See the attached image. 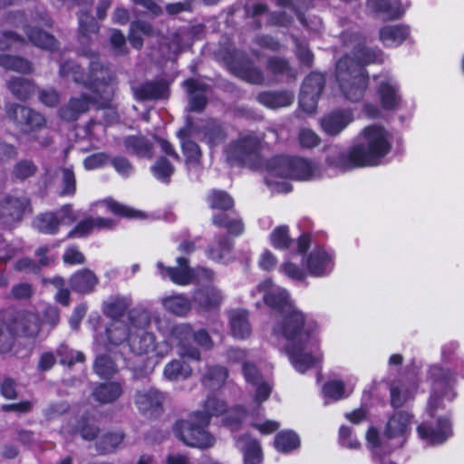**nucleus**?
<instances>
[{"instance_id": "0eeeda50", "label": "nucleus", "mask_w": 464, "mask_h": 464, "mask_svg": "<svg viewBox=\"0 0 464 464\" xmlns=\"http://www.w3.org/2000/svg\"><path fill=\"white\" fill-rule=\"evenodd\" d=\"M113 73L105 68L100 62L92 61L90 63V72L85 75V82L101 99V105L104 106L111 100L114 92Z\"/></svg>"}, {"instance_id": "5701e85b", "label": "nucleus", "mask_w": 464, "mask_h": 464, "mask_svg": "<svg viewBox=\"0 0 464 464\" xmlns=\"http://www.w3.org/2000/svg\"><path fill=\"white\" fill-rule=\"evenodd\" d=\"M112 220L104 218H90L79 222L67 235V238L83 237L94 228H110Z\"/></svg>"}, {"instance_id": "ea45409f", "label": "nucleus", "mask_w": 464, "mask_h": 464, "mask_svg": "<svg viewBox=\"0 0 464 464\" xmlns=\"http://www.w3.org/2000/svg\"><path fill=\"white\" fill-rule=\"evenodd\" d=\"M204 140L212 148L225 142L227 133L225 129L217 122H209L203 129Z\"/></svg>"}, {"instance_id": "7c9ffc66", "label": "nucleus", "mask_w": 464, "mask_h": 464, "mask_svg": "<svg viewBox=\"0 0 464 464\" xmlns=\"http://www.w3.org/2000/svg\"><path fill=\"white\" fill-rule=\"evenodd\" d=\"M331 259L323 249L312 252L307 259V268L311 275L321 276L330 267Z\"/></svg>"}, {"instance_id": "603ef678", "label": "nucleus", "mask_w": 464, "mask_h": 464, "mask_svg": "<svg viewBox=\"0 0 464 464\" xmlns=\"http://www.w3.org/2000/svg\"><path fill=\"white\" fill-rule=\"evenodd\" d=\"M57 355L60 358V363L72 367L74 362H83L85 356L82 352L69 349L66 345H61L57 349Z\"/></svg>"}, {"instance_id": "052dcab7", "label": "nucleus", "mask_w": 464, "mask_h": 464, "mask_svg": "<svg viewBox=\"0 0 464 464\" xmlns=\"http://www.w3.org/2000/svg\"><path fill=\"white\" fill-rule=\"evenodd\" d=\"M267 70L275 75H285L290 73V66L287 61L280 57L269 58Z\"/></svg>"}, {"instance_id": "f3484780", "label": "nucleus", "mask_w": 464, "mask_h": 464, "mask_svg": "<svg viewBox=\"0 0 464 464\" xmlns=\"http://www.w3.org/2000/svg\"><path fill=\"white\" fill-rule=\"evenodd\" d=\"M135 97L140 101L165 99L169 96V88L163 81H151L133 88Z\"/></svg>"}, {"instance_id": "2f4dec72", "label": "nucleus", "mask_w": 464, "mask_h": 464, "mask_svg": "<svg viewBox=\"0 0 464 464\" xmlns=\"http://www.w3.org/2000/svg\"><path fill=\"white\" fill-rule=\"evenodd\" d=\"M293 158L287 156H276L266 163L267 171L273 176L292 179Z\"/></svg>"}, {"instance_id": "8fccbe9b", "label": "nucleus", "mask_w": 464, "mask_h": 464, "mask_svg": "<svg viewBox=\"0 0 464 464\" xmlns=\"http://www.w3.org/2000/svg\"><path fill=\"white\" fill-rule=\"evenodd\" d=\"M99 431L100 429L97 427L94 420L90 418L81 419L78 420L75 427V432L79 433L85 440H93L97 437Z\"/></svg>"}, {"instance_id": "a211bd4d", "label": "nucleus", "mask_w": 464, "mask_h": 464, "mask_svg": "<svg viewBox=\"0 0 464 464\" xmlns=\"http://www.w3.org/2000/svg\"><path fill=\"white\" fill-rule=\"evenodd\" d=\"M418 432L421 439L428 440L430 444H440L451 435L450 423L446 419H440L438 429L421 424L418 427Z\"/></svg>"}, {"instance_id": "37998d69", "label": "nucleus", "mask_w": 464, "mask_h": 464, "mask_svg": "<svg viewBox=\"0 0 464 464\" xmlns=\"http://www.w3.org/2000/svg\"><path fill=\"white\" fill-rule=\"evenodd\" d=\"M227 376V370L222 366L208 367L206 373L202 378L203 384L211 389L216 390L219 388Z\"/></svg>"}, {"instance_id": "b1692460", "label": "nucleus", "mask_w": 464, "mask_h": 464, "mask_svg": "<svg viewBox=\"0 0 464 464\" xmlns=\"http://www.w3.org/2000/svg\"><path fill=\"white\" fill-rule=\"evenodd\" d=\"M123 143L127 151L131 154L140 158L153 157V144L144 136H129Z\"/></svg>"}, {"instance_id": "39448f33", "label": "nucleus", "mask_w": 464, "mask_h": 464, "mask_svg": "<svg viewBox=\"0 0 464 464\" xmlns=\"http://www.w3.org/2000/svg\"><path fill=\"white\" fill-rule=\"evenodd\" d=\"M171 336L177 341L179 355L192 361H199L200 353L190 344L191 340L208 350L211 349L213 345L212 340L206 330L200 329L193 332L191 326L187 324L175 325L171 330Z\"/></svg>"}, {"instance_id": "c85d7f7f", "label": "nucleus", "mask_w": 464, "mask_h": 464, "mask_svg": "<svg viewBox=\"0 0 464 464\" xmlns=\"http://www.w3.org/2000/svg\"><path fill=\"white\" fill-rule=\"evenodd\" d=\"M230 327L232 334L239 339H245L251 334L248 314L246 311L236 310L230 313Z\"/></svg>"}, {"instance_id": "864d4df0", "label": "nucleus", "mask_w": 464, "mask_h": 464, "mask_svg": "<svg viewBox=\"0 0 464 464\" xmlns=\"http://www.w3.org/2000/svg\"><path fill=\"white\" fill-rule=\"evenodd\" d=\"M321 95L319 89L314 91H307V89H301L299 104L301 108L306 112L312 113L315 111L318 99Z\"/></svg>"}, {"instance_id": "3c124183", "label": "nucleus", "mask_w": 464, "mask_h": 464, "mask_svg": "<svg viewBox=\"0 0 464 464\" xmlns=\"http://www.w3.org/2000/svg\"><path fill=\"white\" fill-rule=\"evenodd\" d=\"M270 241L277 249H287L292 242L286 226L276 227L270 235Z\"/></svg>"}, {"instance_id": "f03ea898", "label": "nucleus", "mask_w": 464, "mask_h": 464, "mask_svg": "<svg viewBox=\"0 0 464 464\" xmlns=\"http://www.w3.org/2000/svg\"><path fill=\"white\" fill-rule=\"evenodd\" d=\"M362 135L363 143L352 147L348 152L340 153L331 162L343 169L378 165L391 150L389 133L379 125H371L363 129Z\"/></svg>"}, {"instance_id": "69168bd1", "label": "nucleus", "mask_w": 464, "mask_h": 464, "mask_svg": "<svg viewBox=\"0 0 464 464\" xmlns=\"http://www.w3.org/2000/svg\"><path fill=\"white\" fill-rule=\"evenodd\" d=\"M324 393L325 396L334 400L342 399L344 393V385L342 382L333 381L327 382L324 386Z\"/></svg>"}, {"instance_id": "7ed1b4c3", "label": "nucleus", "mask_w": 464, "mask_h": 464, "mask_svg": "<svg viewBox=\"0 0 464 464\" xmlns=\"http://www.w3.org/2000/svg\"><path fill=\"white\" fill-rule=\"evenodd\" d=\"M226 410L227 404L224 401L209 396L205 401L203 411H197L189 420H181L175 423L174 434L189 447L209 448L214 444V438L204 428L208 425L212 416L222 414Z\"/></svg>"}, {"instance_id": "de8ad7c7", "label": "nucleus", "mask_w": 464, "mask_h": 464, "mask_svg": "<svg viewBox=\"0 0 464 464\" xmlns=\"http://www.w3.org/2000/svg\"><path fill=\"white\" fill-rule=\"evenodd\" d=\"M122 440V433H107L99 440L96 448L102 454L111 453L121 444Z\"/></svg>"}, {"instance_id": "cd10ccee", "label": "nucleus", "mask_w": 464, "mask_h": 464, "mask_svg": "<svg viewBox=\"0 0 464 464\" xmlns=\"http://www.w3.org/2000/svg\"><path fill=\"white\" fill-rule=\"evenodd\" d=\"M409 35V29L403 25H388L380 30V40L388 47L400 45Z\"/></svg>"}, {"instance_id": "a19ab883", "label": "nucleus", "mask_w": 464, "mask_h": 464, "mask_svg": "<svg viewBox=\"0 0 464 464\" xmlns=\"http://www.w3.org/2000/svg\"><path fill=\"white\" fill-rule=\"evenodd\" d=\"M233 72L237 77L250 83L260 84L264 81L262 72L249 63L234 66Z\"/></svg>"}, {"instance_id": "6e6552de", "label": "nucleus", "mask_w": 464, "mask_h": 464, "mask_svg": "<svg viewBox=\"0 0 464 464\" xmlns=\"http://www.w3.org/2000/svg\"><path fill=\"white\" fill-rule=\"evenodd\" d=\"M430 374L431 377L437 378L428 404L429 413L433 417L437 410L443 408L442 398L450 401L454 399L455 394L448 380V374L443 369L437 366L431 367Z\"/></svg>"}, {"instance_id": "72a5a7b5", "label": "nucleus", "mask_w": 464, "mask_h": 464, "mask_svg": "<svg viewBox=\"0 0 464 464\" xmlns=\"http://www.w3.org/2000/svg\"><path fill=\"white\" fill-rule=\"evenodd\" d=\"M206 200L211 209H217L221 212H227L234 207V199L228 193L223 190H210L207 195Z\"/></svg>"}, {"instance_id": "e2e57ef3", "label": "nucleus", "mask_w": 464, "mask_h": 464, "mask_svg": "<svg viewBox=\"0 0 464 464\" xmlns=\"http://www.w3.org/2000/svg\"><path fill=\"white\" fill-rule=\"evenodd\" d=\"M0 65L14 71H23L27 67V62L22 58L11 55H0Z\"/></svg>"}, {"instance_id": "6e6d98bb", "label": "nucleus", "mask_w": 464, "mask_h": 464, "mask_svg": "<svg viewBox=\"0 0 464 464\" xmlns=\"http://www.w3.org/2000/svg\"><path fill=\"white\" fill-rule=\"evenodd\" d=\"M60 73L64 77H72L76 82L84 83L85 74L82 72L80 65L73 61L68 60L60 65Z\"/></svg>"}, {"instance_id": "4d7b16f0", "label": "nucleus", "mask_w": 464, "mask_h": 464, "mask_svg": "<svg viewBox=\"0 0 464 464\" xmlns=\"http://www.w3.org/2000/svg\"><path fill=\"white\" fill-rule=\"evenodd\" d=\"M108 208L115 215L130 218H142L143 215L141 212L134 210L125 205L120 204L116 201H109L107 203Z\"/></svg>"}, {"instance_id": "412c9836", "label": "nucleus", "mask_w": 464, "mask_h": 464, "mask_svg": "<svg viewBox=\"0 0 464 464\" xmlns=\"http://www.w3.org/2000/svg\"><path fill=\"white\" fill-rule=\"evenodd\" d=\"M353 56L357 61H354L353 58L346 55L343 58H349V67L351 70L353 69V65H358L361 68H363L364 65L373 63H382L383 61L382 59V53L379 50H372L367 48L364 44L362 43H359L358 44L353 46Z\"/></svg>"}, {"instance_id": "58836bf2", "label": "nucleus", "mask_w": 464, "mask_h": 464, "mask_svg": "<svg viewBox=\"0 0 464 464\" xmlns=\"http://www.w3.org/2000/svg\"><path fill=\"white\" fill-rule=\"evenodd\" d=\"M191 367L179 360H172L166 364L163 371L164 376L169 381L186 379L191 375Z\"/></svg>"}, {"instance_id": "dca6fc26", "label": "nucleus", "mask_w": 464, "mask_h": 464, "mask_svg": "<svg viewBox=\"0 0 464 464\" xmlns=\"http://www.w3.org/2000/svg\"><path fill=\"white\" fill-rule=\"evenodd\" d=\"M188 262L187 258L179 257L177 259L178 266L176 267H164L161 263H159L158 266L163 276H169L177 285H186L191 283L193 279V269L188 266Z\"/></svg>"}, {"instance_id": "393cba45", "label": "nucleus", "mask_w": 464, "mask_h": 464, "mask_svg": "<svg viewBox=\"0 0 464 464\" xmlns=\"http://www.w3.org/2000/svg\"><path fill=\"white\" fill-rule=\"evenodd\" d=\"M212 224L218 227L226 228L227 233L232 236H239L245 228L242 219L237 216H232L227 211L214 214Z\"/></svg>"}, {"instance_id": "5fc2aeb1", "label": "nucleus", "mask_w": 464, "mask_h": 464, "mask_svg": "<svg viewBox=\"0 0 464 464\" xmlns=\"http://www.w3.org/2000/svg\"><path fill=\"white\" fill-rule=\"evenodd\" d=\"M129 334V330L126 325L119 321L113 322L107 328L108 340L112 344H120L126 340Z\"/></svg>"}, {"instance_id": "f8f14e48", "label": "nucleus", "mask_w": 464, "mask_h": 464, "mask_svg": "<svg viewBox=\"0 0 464 464\" xmlns=\"http://www.w3.org/2000/svg\"><path fill=\"white\" fill-rule=\"evenodd\" d=\"M163 401L164 395L156 389L140 391L135 395V403L139 410L150 416L161 411Z\"/></svg>"}, {"instance_id": "4c0bfd02", "label": "nucleus", "mask_w": 464, "mask_h": 464, "mask_svg": "<svg viewBox=\"0 0 464 464\" xmlns=\"http://www.w3.org/2000/svg\"><path fill=\"white\" fill-rule=\"evenodd\" d=\"M28 324V313L26 310L14 311L8 317L7 328L13 334L25 335Z\"/></svg>"}, {"instance_id": "774afa93", "label": "nucleus", "mask_w": 464, "mask_h": 464, "mask_svg": "<svg viewBox=\"0 0 464 464\" xmlns=\"http://www.w3.org/2000/svg\"><path fill=\"white\" fill-rule=\"evenodd\" d=\"M11 92L20 100L27 97L29 84L21 78H14L9 82Z\"/></svg>"}, {"instance_id": "f257e3e1", "label": "nucleus", "mask_w": 464, "mask_h": 464, "mask_svg": "<svg viewBox=\"0 0 464 464\" xmlns=\"http://www.w3.org/2000/svg\"><path fill=\"white\" fill-rule=\"evenodd\" d=\"M256 291L263 295L265 304L280 314L273 332L286 339L285 352L292 364L298 372H304L319 361V357L309 352L318 344L313 336V324L306 323L304 314L293 304L287 291L276 286L270 279L260 283Z\"/></svg>"}, {"instance_id": "9b49d317", "label": "nucleus", "mask_w": 464, "mask_h": 464, "mask_svg": "<svg viewBox=\"0 0 464 464\" xmlns=\"http://www.w3.org/2000/svg\"><path fill=\"white\" fill-rule=\"evenodd\" d=\"M94 102L101 104V99L96 93H94L92 97L85 94L80 97H73L69 101L67 105L61 108L60 116L67 121H75L81 114L87 112L91 104Z\"/></svg>"}, {"instance_id": "f704fd0d", "label": "nucleus", "mask_w": 464, "mask_h": 464, "mask_svg": "<svg viewBox=\"0 0 464 464\" xmlns=\"http://www.w3.org/2000/svg\"><path fill=\"white\" fill-rule=\"evenodd\" d=\"M61 220L54 212H45L38 215L34 221V227L44 234L53 235L59 230Z\"/></svg>"}, {"instance_id": "680f3d73", "label": "nucleus", "mask_w": 464, "mask_h": 464, "mask_svg": "<svg viewBox=\"0 0 464 464\" xmlns=\"http://www.w3.org/2000/svg\"><path fill=\"white\" fill-rule=\"evenodd\" d=\"M131 326L144 330L150 324V316L146 310H132L130 314Z\"/></svg>"}, {"instance_id": "9d476101", "label": "nucleus", "mask_w": 464, "mask_h": 464, "mask_svg": "<svg viewBox=\"0 0 464 464\" xmlns=\"http://www.w3.org/2000/svg\"><path fill=\"white\" fill-rule=\"evenodd\" d=\"M222 301L221 290L214 285H206L196 289L191 297L192 305L200 311L217 309Z\"/></svg>"}, {"instance_id": "a18cd8bd", "label": "nucleus", "mask_w": 464, "mask_h": 464, "mask_svg": "<svg viewBox=\"0 0 464 464\" xmlns=\"http://www.w3.org/2000/svg\"><path fill=\"white\" fill-rule=\"evenodd\" d=\"M130 303L126 298L115 297L104 303L103 313L113 320L120 319L127 311Z\"/></svg>"}, {"instance_id": "c9c22d12", "label": "nucleus", "mask_w": 464, "mask_h": 464, "mask_svg": "<svg viewBox=\"0 0 464 464\" xmlns=\"http://www.w3.org/2000/svg\"><path fill=\"white\" fill-rule=\"evenodd\" d=\"M367 6L372 12L382 14L389 19L399 18L403 13L398 4H392L388 0H368Z\"/></svg>"}, {"instance_id": "6ab92c4d", "label": "nucleus", "mask_w": 464, "mask_h": 464, "mask_svg": "<svg viewBox=\"0 0 464 464\" xmlns=\"http://www.w3.org/2000/svg\"><path fill=\"white\" fill-rule=\"evenodd\" d=\"M99 283L97 276L90 269H81L70 278L71 288L80 294L92 293Z\"/></svg>"}, {"instance_id": "aec40b11", "label": "nucleus", "mask_w": 464, "mask_h": 464, "mask_svg": "<svg viewBox=\"0 0 464 464\" xmlns=\"http://www.w3.org/2000/svg\"><path fill=\"white\" fill-rule=\"evenodd\" d=\"M129 346L132 353L136 354H147L156 349L155 336L144 330L130 333Z\"/></svg>"}, {"instance_id": "c03bdc74", "label": "nucleus", "mask_w": 464, "mask_h": 464, "mask_svg": "<svg viewBox=\"0 0 464 464\" xmlns=\"http://www.w3.org/2000/svg\"><path fill=\"white\" fill-rule=\"evenodd\" d=\"M300 445V440L297 434L293 431L279 432L275 439V447L280 452H289L297 449Z\"/></svg>"}, {"instance_id": "bf43d9fd", "label": "nucleus", "mask_w": 464, "mask_h": 464, "mask_svg": "<svg viewBox=\"0 0 464 464\" xmlns=\"http://www.w3.org/2000/svg\"><path fill=\"white\" fill-rule=\"evenodd\" d=\"M153 174L160 179H168L174 171V167L165 158H160L151 167Z\"/></svg>"}, {"instance_id": "c756f323", "label": "nucleus", "mask_w": 464, "mask_h": 464, "mask_svg": "<svg viewBox=\"0 0 464 464\" xmlns=\"http://www.w3.org/2000/svg\"><path fill=\"white\" fill-rule=\"evenodd\" d=\"M122 393L121 383L111 382L98 385L92 395L96 401L102 403H111L116 401Z\"/></svg>"}, {"instance_id": "1a4fd4ad", "label": "nucleus", "mask_w": 464, "mask_h": 464, "mask_svg": "<svg viewBox=\"0 0 464 464\" xmlns=\"http://www.w3.org/2000/svg\"><path fill=\"white\" fill-rule=\"evenodd\" d=\"M32 19L35 25H34V30L31 31V44L42 49L52 50L56 44V39L50 34L37 28L38 25H51V20L47 13L43 8L37 9L34 17L31 16Z\"/></svg>"}, {"instance_id": "4468645a", "label": "nucleus", "mask_w": 464, "mask_h": 464, "mask_svg": "<svg viewBox=\"0 0 464 464\" xmlns=\"http://www.w3.org/2000/svg\"><path fill=\"white\" fill-rule=\"evenodd\" d=\"M188 95L189 110L196 112H201L207 105V89L208 85L196 79H188L183 82Z\"/></svg>"}, {"instance_id": "338daca9", "label": "nucleus", "mask_w": 464, "mask_h": 464, "mask_svg": "<svg viewBox=\"0 0 464 464\" xmlns=\"http://www.w3.org/2000/svg\"><path fill=\"white\" fill-rule=\"evenodd\" d=\"M324 77L323 74L319 72H313L308 75L301 89H307V91H314V89H319V92L322 93V91L324 86Z\"/></svg>"}, {"instance_id": "13d9d810", "label": "nucleus", "mask_w": 464, "mask_h": 464, "mask_svg": "<svg viewBox=\"0 0 464 464\" xmlns=\"http://www.w3.org/2000/svg\"><path fill=\"white\" fill-rule=\"evenodd\" d=\"M297 139L300 146L306 149L314 148L320 143L319 136L314 130L307 128L299 130Z\"/></svg>"}, {"instance_id": "49530a36", "label": "nucleus", "mask_w": 464, "mask_h": 464, "mask_svg": "<svg viewBox=\"0 0 464 464\" xmlns=\"http://www.w3.org/2000/svg\"><path fill=\"white\" fill-rule=\"evenodd\" d=\"M231 250V242L226 236L219 237L216 239L214 244L209 246L208 256L209 258L221 261L223 260Z\"/></svg>"}, {"instance_id": "09e8293b", "label": "nucleus", "mask_w": 464, "mask_h": 464, "mask_svg": "<svg viewBox=\"0 0 464 464\" xmlns=\"http://www.w3.org/2000/svg\"><path fill=\"white\" fill-rule=\"evenodd\" d=\"M95 372L103 378L110 377L117 372V366L113 360L106 355H98L93 365Z\"/></svg>"}, {"instance_id": "423d86ee", "label": "nucleus", "mask_w": 464, "mask_h": 464, "mask_svg": "<svg viewBox=\"0 0 464 464\" xmlns=\"http://www.w3.org/2000/svg\"><path fill=\"white\" fill-rule=\"evenodd\" d=\"M262 138L253 132L240 134L225 149L228 161L254 165L260 160Z\"/></svg>"}, {"instance_id": "bb28decb", "label": "nucleus", "mask_w": 464, "mask_h": 464, "mask_svg": "<svg viewBox=\"0 0 464 464\" xmlns=\"http://www.w3.org/2000/svg\"><path fill=\"white\" fill-rule=\"evenodd\" d=\"M237 445L244 452L245 464H259L262 461L261 447L256 440L245 435L238 440Z\"/></svg>"}, {"instance_id": "4be33fe9", "label": "nucleus", "mask_w": 464, "mask_h": 464, "mask_svg": "<svg viewBox=\"0 0 464 464\" xmlns=\"http://www.w3.org/2000/svg\"><path fill=\"white\" fill-rule=\"evenodd\" d=\"M295 95L288 91H272L260 92L256 100L270 109H278L293 103Z\"/></svg>"}, {"instance_id": "a878e982", "label": "nucleus", "mask_w": 464, "mask_h": 464, "mask_svg": "<svg viewBox=\"0 0 464 464\" xmlns=\"http://www.w3.org/2000/svg\"><path fill=\"white\" fill-rule=\"evenodd\" d=\"M161 304L166 311L177 316L188 314L192 307V302L183 295H173L163 297Z\"/></svg>"}, {"instance_id": "ddd939ff", "label": "nucleus", "mask_w": 464, "mask_h": 464, "mask_svg": "<svg viewBox=\"0 0 464 464\" xmlns=\"http://www.w3.org/2000/svg\"><path fill=\"white\" fill-rule=\"evenodd\" d=\"M412 416L406 411L395 412L388 420L385 436L389 439H401L400 445L405 441V437L411 429Z\"/></svg>"}, {"instance_id": "0e129e2a", "label": "nucleus", "mask_w": 464, "mask_h": 464, "mask_svg": "<svg viewBox=\"0 0 464 464\" xmlns=\"http://www.w3.org/2000/svg\"><path fill=\"white\" fill-rule=\"evenodd\" d=\"M183 152L189 162H198L201 157L199 146L191 140L182 141Z\"/></svg>"}, {"instance_id": "79ce46f5", "label": "nucleus", "mask_w": 464, "mask_h": 464, "mask_svg": "<svg viewBox=\"0 0 464 464\" xmlns=\"http://www.w3.org/2000/svg\"><path fill=\"white\" fill-rule=\"evenodd\" d=\"M379 94L383 109L393 110L399 105L400 96L397 88L389 82L381 83Z\"/></svg>"}, {"instance_id": "2eb2a0df", "label": "nucleus", "mask_w": 464, "mask_h": 464, "mask_svg": "<svg viewBox=\"0 0 464 464\" xmlns=\"http://www.w3.org/2000/svg\"><path fill=\"white\" fill-rule=\"evenodd\" d=\"M353 120V114L350 111L340 110L324 116L321 120V126L327 134L334 136L346 128Z\"/></svg>"}, {"instance_id": "473e14b6", "label": "nucleus", "mask_w": 464, "mask_h": 464, "mask_svg": "<svg viewBox=\"0 0 464 464\" xmlns=\"http://www.w3.org/2000/svg\"><path fill=\"white\" fill-rule=\"evenodd\" d=\"M79 22V38L83 44H87L92 34H96L99 31V24L89 12L81 11L78 14Z\"/></svg>"}, {"instance_id": "e433bc0d", "label": "nucleus", "mask_w": 464, "mask_h": 464, "mask_svg": "<svg viewBox=\"0 0 464 464\" xmlns=\"http://www.w3.org/2000/svg\"><path fill=\"white\" fill-rule=\"evenodd\" d=\"M315 164L301 158H293L292 179L304 180L315 176Z\"/></svg>"}, {"instance_id": "20e7f679", "label": "nucleus", "mask_w": 464, "mask_h": 464, "mask_svg": "<svg viewBox=\"0 0 464 464\" xmlns=\"http://www.w3.org/2000/svg\"><path fill=\"white\" fill-rule=\"evenodd\" d=\"M350 59L342 58L336 63V80L345 98L351 102H359L364 94L368 77L364 68L353 65L349 67Z\"/></svg>"}]
</instances>
